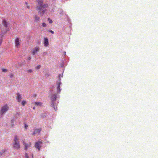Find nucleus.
I'll return each instance as SVG.
<instances>
[{
    "label": "nucleus",
    "instance_id": "1",
    "mask_svg": "<svg viewBox=\"0 0 158 158\" xmlns=\"http://www.w3.org/2000/svg\"><path fill=\"white\" fill-rule=\"evenodd\" d=\"M9 107L7 104H6L2 106L0 109V115H3L6 113L9 110Z\"/></svg>",
    "mask_w": 158,
    "mask_h": 158
},
{
    "label": "nucleus",
    "instance_id": "2",
    "mask_svg": "<svg viewBox=\"0 0 158 158\" xmlns=\"http://www.w3.org/2000/svg\"><path fill=\"white\" fill-rule=\"evenodd\" d=\"M38 5L36 7V10H40V8H45L48 6L47 4H43V0H37Z\"/></svg>",
    "mask_w": 158,
    "mask_h": 158
},
{
    "label": "nucleus",
    "instance_id": "3",
    "mask_svg": "<svg viewBox=\"0 0 158 158\" xmlns=\"http://www.w3.org/2000/svg\"><path fill=\"white\" fill-rule=\"evenodd\" d=\"M19 139L17 135H16L14 138L13 140L14 147L15 148H19L20 144L19 142Z\"/></svg>",
    "mask_w": 158,
    "mask_h": 158
},
{
    "label": "nucleus",
    "instance_id": "4",
    "mask_svg": "<svg viewBox=\"0 0 158 158\" xmlns=\"http://www.w3.org/2000/svg\"><path fill=\"white\" fill-rule=\"evenodd\" d=\"M42 142L41 140H39L37 142H36L35 143V147L36 148H39L41 147V145L42 144Z\"/></svg>",
    "mask_w": 158,
    "mask_h": 158
},
{
    "label": "nucleus",
    "instance_id": "5",
    "mask_svg": "<svg viewBox=\"0 0 158 158\" xmlns=\"http://www.w3.org/2000/svg\"><path fill=\"white\" fill-rule=\"evenodd\" d=\"M44 8H40V10H37L38 13L41 15H43L47 11L46 9H44Z\"/></svg>",
    "mask_w": 158,
    "mask_h": 158
},
{
    "label": "nucleus",
    "instance_id": "6",
    "mask_svg": "<svg viewBox=\"0 0 158 158\" xmlns=\"http://www.w3.org/2000/svg\"><path fill=\"white\" fill-rule=\"evenodd\" d=\"M15 46L18 47L20 45V40L18 38H16L15 41Z\"/></svg>",
    "mask_w": 158,
    "mask_h": 158
},
{
    "label": "nucleus",
    "instance_id": "7",
    "mask_svg": "<svg viewBox=\"0 0 158 158\" xmlns=\"http://www.w3.org/2000/svg\"><path fill=\"white\" fill-rule=\"evenodd\" d=\"M39 50V48L38 46H36L34 48L32 51V53L33 55L36 54Z\"/></svg>",
    "mask_w": 158,
    "mask_h": 158
},
{
    "label": "nucleus",
    "instance_id": "8",
    "mask_svg": "<svg viewBox=\"0 0 158 158\" xmlns=\"http://www.w3.org/2000/svg\"><path fill=\"white\" fill-rule=\"evenodd\" d=\"M16 99L18 102H20L21 101L22 96L19 93H17L16 94Z\"/></svg>",
    "mask_w": 158,
    "mask_h": 158
},
{
    "label": "nucleus",
    "instance_id": "9",
    "mask_svg": "<svg viewBox=\"0 0 158 158\" xmlns=\"http://www.w3.org/2000/svg\"><path fill=\"white\" fill-rule=\"evenodd\" d=\"M61 84V81H59L58 83H56L57 88V91L58 92H60L61 90L60 89V85Z\"/></svg>",
    "mask_w": 158,
    "mask_h": 158
},
{
    "label": "nucleus",
    "instance_id": "10",
    "mask_svg": "<svg viewBox=\"0 0 158 158\" xmlns=\"http://www.w3.org/2000/svg\"><path fill=\"white\" fill-rule=\"evenodd\" d=\"M41 130V128H39L38 129H35L34 130V131L33 132V135H35L36 134L39 133Z\"/></svg>",
    "mask_w": 158,
    "mask_h": 158
},
{
    "label": "nucleus",
    "instance_id": "11",
    "mask_svg": "<svg viewBox=\"0 0 158 158\" xmlns=\"http://www.w3.org/2000/svg\"><path fill=\"white\" fill-rule=\"evenodd\" d=\"M2 24L6 28L8 26V23L7 21L6 20H3L2 21Z\"/></svg>",
    "mask_w": 158,
    "mask_h": 158
},
{
    "label": "nucleus",
    "instance_id": "12",
    "mask_svg": "<svg viewBox=\"0 0 158 158\" xmlns=\"http://www.w3.org/2000/svg\"><path fill=\"white\" fill-rule=\"evenodd\" d=\"M44 45L45 46H48L49 45V42L48 39L45 37L44 38Z\"/></svg>",
    "mask_w": 158,
    "mask_h": 158
},
{
    "label": "nucleus",
    "instance_id": "13",
    "mask_svg": "<svg viewBox=\"0 0 158 158\" xmlns=\"http://www.w3.org/2000/svg\"><path fill=\"white\" fill-rule=\"evenodd\" d=\"M35 20L36 22H37L39 21L40 20V18L37 15H35L34 16Z\"/></svg>",
    "mask_w": 158,
    "mask_h": 158
},
{
    "label": "nucleus",
    "instance_id": "14",
    "mask_svg": "<svg viewBox=\"0 0 158 158\" xmlns=\"http://www.w3.org/2000/svg\"><path fill=\"white\" fill-rule=\"evenodd\" d=\"M57 98V97L56 95L55 94H53L52 95V96L51 97V100L52 101H55Z\"/></svg>",
    "mask_w": 158,
    "mask_h": 158
},
{
    "label": "nucleus",
    "instance_id": "15",
    "mask_svg": "<svg viewBox=\"0 0 158 158\" xmlns=\"http://www.w3.org/2000/svg\"><path fill=\"white\" fill-rule=\"evenodd\" d=\"M35 104L37 106H41L42 105V103L40 102H35Z\"/></svg>",
    "mask_w": 158,
    "mask_h": 158
},
{
    "label": "nucleus",
    "instance_id": "16",
    "mask_svg": "<svg viewBox=\"0 0 158 158\" xmlns=\"http://www.w3.org/2000/svg\"><path fill=\"white\" fill-rule=\"evenodd\" d=\"M24 145L25 146V148H27L28 147H30V146L31 145V143H29L28 144H24Z\"/></svg>",
    "mask_w": 158,
    "mask_h": 158
},
{
    "label": "nucleus",
    "instance_id": "17",
    "mask_svg": "<svg viewBox=\"0 0 158 158\" xmlns=\"http://www.w3.org/2000/svg\"><path fill=\"white\" fill-rule=\"evenodd\" d=\"M27 102L26 101L23 100L21 102V104L23 106H25Z\"/></svg>",
    "mask_w": 158,
    "mask_h": 158
},
{
    "label": "nucleus",
    "instance_id": "18",
    "mask_svg": "<svg viewBox=\"0 0 158 158\" xmlns=\"http://www.w3.org/2000/svg\"><path fill=\"white\" fill-rule=\"evenodd\" d=\"M48 20L49 21V23H52V20L49 18H48Z\"/></svg>",
    "mask_w": 158,
    "mask_h": 158
},
{
    "label": "nucleus",
    "instance_id": "19",
    "mask_svg": "<svg viewBox=\"0 0 158 158\" xmlns=\"http://www.w3.org/2000/svg\"><path fill=\"white\" fill-rule=\"evenodd\" d=\"M42 26L43 27H45L46 26V24L45 23L43 22L42 23Z\"/></svg>",
    "mask_w": 158,
    "mask_h": 158
},
{
    "label": "nucleus",
    "instance_id": "20",
    "mask_svg": "<svg viewBox=\"0 0 158 158\" xmlns=\"http://www.w3.org/2000/svg\"><path fill=\"white\" fill-rule=\"evenodd\" d=\"M25 155L26 158H29V156L26 153H25Z\"/></svg>",
    "mask_w": 158,
    "mask_h": 158
},
{
    "label": "nucleus",
    "instance_id": "21",
    "mask_svg": "<svg viewBox=\"0 0 158 158\" xmlns=\"http://www.w3.org/2000/svg\"><path fill=\"white\" fill-rule=\"evenodd\" d=\"M49 32H50L52 34H53L54 33V32L53 31H52V30H49Z\"/></svg>",
    "mask_w": 158,
    "mask_h": 158
},
{
    "label": "nucleus",
    "instance_id": "22",
    "mask_svg": "<svg viewBox=\"0 0 158 158\" xmlns=\"http://www.w3.org/2000/svg\"><path fill=\"white\" fill-rule=\"evenodd\" d=\"M2 71L3 72H5L7 71V69H2Z\"/></svg>",
    "mask_w": 158,
    "mask_h": 158
},
{
    "label": "nucleus",
    "instance_id": "23",
    "mask_svg": "<svg viewBox=\"0 0 158 158\" xmlns=\"http://www.w3.org/2000/svg\"><path fill=\"white\" fill-rule=\"evenodd\" d=\"M40 65H38L36 67V68L37 69H39L40 68Z\"/></svg>",
    "mask_w": 158,
    "mask_h": 158
},
{
    "label": "nucleus",
    "instance_id": "24",
    "mask_svg": "<svg viewBox=\"0 0 158 158\" xmlns=\"http://www.w3.org/2000/svg\"><path fill=\"white\" fill-rule=\"evenodd\" d=\"M27 127H28V125L26 124H25V126H24L25 128L26 129H27Z\"/></svg>",
    "mask_w": 158,
    "mask_h": 158
},
{
    "label": "nucleus",
    "instance_id": "25",
    "mask_svg": "<svg viewBox=\"0 0 158 158\" xmlns=\"http://www.w3.org/2000/svg\"><path fill=\"white\" fill-rule=\"evenodd\" d=\"M28 72H30V73H31V72H32V70H31V69H29V70H28Z\"/></svg>",
    "mask_w": 158,
    "mask_h": 158
},
{
    "label": "nucleus",
    "instance_id": "26",
    "mask_svg": "<svg viewBox=\"0 0 158 158\" xmlns=\"http://www.w3.org/2000/svg\"><path fill=\"white\" fill-rule=\"evenodd\" d=\"M60 76H61V75H60L59 76V79H60Z\"/></svg>",
    "mask_w": 158,
    "mask_h": 158
},
{
    "label": "nucleus",
    "instance_id": "27",
    "mask_svg": "<svg viewBox=\"0 0 158 158\" xmlns=\"http://www.w3.org/2000/svg\"><path fill=\"white\" fill-rule=\"evenodd\" d=\"M26 7L28 9H29L30 8V6H29L28 5L26 6Z\"/></svg>",
    "mask_w": 158,
    "mask_h": 158
},
{
    "label": "nucleus",
    "instance_id": "28",
    "mask_svg": "<svg viewBox=\"0 0 158 158\" xmlns=\"http://www.w3.org/2000/svg\"><path fill=\"white\" fill-rule=\"evenodd\" d=\"M13 75L12 74H11L10 75V77H13Z\"/></svg>",
    "mask_w": 158,
    "mask_h": 158
},
{
    "label": "nucleus",
    "instance_id": "29",
    "mask_svg": "<svg viewBox=\"0 0 158 158\" xmlns=\"http://www.w3.org/2000/svg\"><path fill=\"white\" fill-rule=\"evenodd\" d=\"M35 107H33V109L35 110Z\"/></svg>",
    "mask_w": 158,
    "mask_h": 158
},
{
    "label": "nucleus",
    "instance_id": "30",
    "mask_svg": "<svg viewBox=\"0 0 158 158\" xmlns=\"http://www.w3.org/2000/svg\"><path fill=\"white\" fill-rule=\"evenodd\" d=\"M23 143H24V141H23Z\"/></svg>",
    "mask_w": 158,
    "mask_h": 158
}]
</instances>
